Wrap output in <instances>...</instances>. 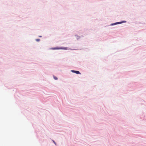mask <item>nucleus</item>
I'll list each match as a JSON object with an SVG mask.
<instances>
[{
	"label": "nucleus",
	"instance_id": "4",
	"mask_svg": "<svg viewBox=\"0 0 146 146\" xmlns=\"http://www.w3.org/2000/svg\"><path fill=\"white\" fill-rule=\"evenodd\" d=\"M54 79L55 80H57L58 78L57 77H55V76H54Z\"/></svg>",
	"mask_w": 146,
	"mask_h": 146
},
{
	"label": "nucleus",
	"instance_id": "5",
	"mask_svg": "<svg viewBox=\"0 0 146 146\" xmlns=\"http://www.w3.org/2000/svg\"><path fill=\"white\" fill-rule=\"evenodd\" d=\"M36 41H39L40 40L39 39H37L36 40Z\"/></svg>",
	"mask_w": 146,
	"mask_h": 146
},
{
	"label": "nucleus",
	"instance_id": "3",
	"mask_svg": "<svg viewBox=\"0 0 146 146\" xmlns=\"http://www.w3.org/2000/svg\"><path fill=\"white\" fill-rule=\"evenodd\" d=\"M71 71L72 72H73L77 74H80L81 73L79 71H75L74 70H71Z\"/></svg>",
	"mask_w": 146,
	"mask_h": 146
},
{
	"label": "nucleus",
	"instance_id": "1",
	"mask_svg": "<svg viewBox=\"0 0 146 146\" xmlns=\"http://www.w3.org/2000/svg\"><path fill=\"white\" fill-rule=\"evenodd\" d=\"M68 48L66 47H56L55 48H51L52 50H67Z\"/></svg>",
	"mask_w": 146,
	"mask_h": 146
},
{
	"label": "nucleus",
	"instance_id": "2",
	"mask_svg": "<svg viewBox=\"0 0 146 146\" xmlns=\"http://www.w3.org/2000/svg\"><path fill=\"white\" fill-rule=\"evenodd\" d=\"M126 22V21H122L121 22H117V23H114L111 24V25H116V24H121V23H125Z\"/></svg>",
	"mask_w": 146,
	"mask_h": 146
},
{
	"label": "nucleus",
	"instance_id": "7",
	"mask_svg": "<svg viewBox=\"0 0 146 146\" xmlns=\"http://www.w3.org/2000/svg\"><path fill=\"white\" fill-rule=\"evenodd\" d=\"M39 37H41V36H40Z\"/></svg>",
	"mask_w": 146,
	"mask_h": 146
},
{
	"label": "nucleus",
	"instance_id": "6",
	"mask_svg": "<svg viewBox=\"0 0 146 146\" xmlns=\"http://www.w3.org/2000/svg\"><path fill=\"white\" fill-rule=\"evenodd\" d=\"M53 141L54 143L55 144H56V143H55V142L54 141Z\"/></svg>",
	"mask_w": 146,
	"mask_h": 146
}]
</instances>
